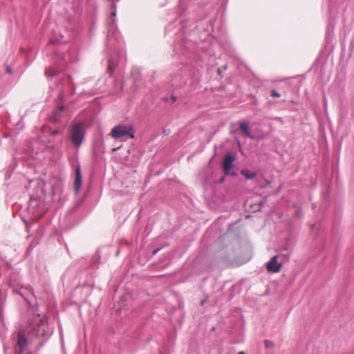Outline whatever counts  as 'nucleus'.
Segmentation results:
<instances>
[{"label":"nucleus","instance_id":"14","mask_svg":"<svg viewBox=\"0 0 354 354\" xmlns=\"http://www.w3.org/2000/svg\"><path fill=\"white\" fill-rule=\"evenodd\" d=\"M171 84L173 86H180L185 83L182 75H177L171 78Z\"/></svg>","mask_w":354,"mask_h":354},{"label":"nucleus","instance_id":"32","mask_svg":"<svg viewBox=\"0 0 354 354\" xmlns=\"http://www.w3.org/2000/svg\"><path fill=\"white\" fill-rule=\"evenodd\" d=\"M55 75V73H51V74L50 75V77H53Z\"/></svg>","mask_w":354,"mask_h":354},{"label":"nucleus","instance_id":"12","mask_svg":"<svg viewBox=\"0 0 354 354\" xmlns=\"http://www.w3.org/2000/svg\"><path fill=\"white\" fill-rule=\"evenodd\" d=\"M68 41L67 39L64 38V35L59 32V31L57 32V30H54L53 35L50 38V42L53 44L55 43H61L64 44Z\"/></svg>","mask_w":354,"mask_h":354},{"label":"nucleus","instance_id":"28","mask_svg":"<svg viewBox=\"0 0 354 354\" xmlns=\"http://www.w3.org/2000/svg\"><path fill=\"white\" fill-rule=\"evenodd\" d=\"M224 180H225V176L222 177V178L220 179L219 183H222L224 181Z\"/></svg>","mask_w":354,"mask_h":354},{"label":"nucleus","instance_id":"20","mask_svg":"<svg viewBox=\"0 0 354 354\" xmlns=\"http://www.w3.org/2000/svg\"><path fill=\"white\" fill-rule=\"evenodd\" d=\"M265 346L266 348H270V347H272L273 346L272 343L271 342H270L269 340H266L265 341Z\"/></svg>","mask_w":354,"mask_h":354},{"label":"nucleus","instance_id":"8","mask_svg":"<svg viewBox=\"0 0 354 354\" xmlns=\"http://www.w3.org/2000/svg\"><path fill=\"white\" fill-rule=\"evenodd\" d=\"M13 292L21 296L28 304H31V298L34 297L33 290L29 286H22L17 288H13Z\"/></svg>","mask_w":354,"mask_h":354},{"label":"nucleus","instance_id":"23","mask_svg":"<svg viewBox=\"0 0 354 354\" xmlns=\"http://www.w3.org/2000/svg\"><path fill=\"white\" fill-rule=\"evenodd\" d=\"M60 133V131L59 130H54L51 132V134L53 136H56Z\"/></svg>","mask_w":354,"mask_h":354},{"label":"nucleus","instance_id":"25","mask_svg":"<svg viewBox=\"0 0 354 354\" xmlns=\"http://www.w3.org/2000/svg\"><path fill=\"white\" fill-rule=\"evenodd\" d=\"M169 132H170V130H168V131L166 130V129L163 130V134L165 135V136L169 135Z\"/></svg>","mask_w":354,"mask_h":354},{"label":"nucleus","instance_id":"22","mask_svg":"<svg viewBox=\"0 0 354 354\" xmlns=\"http://www.w3.org/2000/svg\"><path fill=\"white\" fill-rule=\"evenodd\" d=\"M6 72L8 73V74H11L12 73V69L10 68V66H6Z\"/></svg>","mask_w":354,"mask_h":354},{"label":"nucleus","instance_id":"11","mask_svg":"<svg viewBox=\"0 0 354 354\" xmlns=\"http://www.w3.org/2000/svg\"><path fill=\"white\" fill-rule=\"evenodd\" d=\"M277 256H273L267 263V269L272 272H279L281 270L282 264L277 261Z\"/></svg>","mask_w":354,"mask_h":354},{"label":"nucleus","instance_id":"34","mask_svg":"<svg viewBox=\"0 0 354 354\" xmlns=\"http://www.w3.org/2000/svg\"><path fill=\"white\" fill-rule=\"evenodd\" d=\"M118 254H119V251L118 250V251L116 252V253H115V255H118Z\"/></svg>","mask_w":354,"mask_h":354},{"label":"nucleus","instance_id":"16","mask_svg":"<svg viewBox=\"0 0 354 354\" xmlns=\"http://www.w3.org/2000/svg\"><path fill=\"white\" fill-rule=\"evenodd\" d=\"M228 68V66L227 64L223 66L221 68H218V74L219 76H221V77H223V73L224 71H225Z\"/></svg>","mask_w":354,"mask_h":354},{"label":"nucleus","instance_id":"7","mask_svg":"<svg viewBox=\"0 0 354 354\" xmlns=\"http://www.w3.org/2000/svg\"><path fill=\"white\" fill-rule=\"evenodd\" d=\"M235 156L232 153H227L225 154L223 160V171L225 176H236V173L233 170V162L234 161Z\"/></svg>","mask_w":354,"mask_h":354},{"label":"nucleus","instance_id":"21","mask_svg":"<svg viewBox=\"0 0 354 354\" xmlns=\"http://www.w3.org/2000/svg\"><path fill=\"white\" fill-rule=\"evenodd\" d=\"M162 249V247L155 249V250L153 251L152 254H153V255H156V254L159 251H160Z\"/></svg>","mask_w":354,"mask_h":354},{"label":"nucleus","instance_id":"5","mask_svg":"<svg viewBox=\"0 0 354 354\" xmlns=\"http://www.w3.org/2000/svg\"><path fill=\"white\" fill-rule=\"evenodd\" d=\"M71 141L77 147H80L85 137L84 124L75 122L70 127Z\"/></svg>","mask_w":354,"mask_h":354},{"label":"nucleus","instance_id":"29","mask_svg":"<svg viewBox=\"0 0 354 354\" xmlns=\"http://www.w3.org/2000/svg\"><path fill=\"white\" fill-rule=\"evenodd\" d=\"M64 97V93L62 92L59 95V98L62 99Z\"/></svg>","mask_w":354,"mask_h":354},{"label":"nucleus","instance_id":"6","mask_svg":"<svg viewBox=\"0 0 354 354\" xmlns=\"http://www.w3.org/2000/svg\"><path fill=\"white\" fill-rule=\"evenodd\" d=\"M44 205L41 196H35L31 195L28 205V211L37 216L43 213L44 209H41V205Z\"/></svg>","mask_w":354,"mask_h":354},{"label":"nucleus","instance_id":"31","mask_svg":"<svg viewBox=\"0 0 354 354\" xmlns=\"http://www.w3.org/2000/svg\"><path fill=\"white\" fill-rule=\"evenodd\" d=\"M238 354H245V353L243 351H241V352L238 353Z\"/></svg>","mask_w":354,"mask_h":354},{"label":"nucleus","instance_id":"19","mask_svg":"<svg viewBox=\"0 0 354 354\" xmlns=\"http://www.w3.org/2000/svg\"><path fill=\"white\" fill-rule=\"evenodd\" d=\"M271 95L274 97H280V94L278 91L276 90H272L271 91Z\"/></svg>","mask_w":354,"mask_h":354},{"label":"nucleus","instance_id":"33","mask_svg":"<svg viewBox=\"0 0 354 354\" xmlns=\"http://www.w3.org/2000/svg\"><path fill=\"white\" fill-rule=\"evenodd\" d=\"M204 302H205V301H204V300L201 301V305H203V304H204Z\"/></svg>","mask_w":354,"mask_h":354},{"label":"nucleus","instance_id":"27","mask_svg":"<svg viewBox=\"0 0 354 354\" xmlns=\"http://www.w3.org/2000/svg\"><path fill=\"white\" fill-rule=\"evenodd\" d=\"M3 317V309L0 308V319H2Z\"/></svg>","mask_w":354,"mask_h":354},{"label":"nucleus","instance_id":"30","mask_svg":"<svg viewBox=\"0 0 354 354\" xmlns=\"http://www.w3.org/2000/svg\"><path fill=\"white\" fill-rule=\"evenodd\" d=\"M24 222L26 223V228H28V223H27L26 220L24 219Z\"/></svg>","mask_w":354,"mask_h":354},{"label":"nucleus","instance_id":"24","mask_svg":"<svg viewBox=\"0 0 354 354\" xmlns=\"http://www.w3.org/2000/svg\"><path fill=\"white\" fill-rule=\"evenodd\" d=\"M136 73H139V68H133V71H132L133 75H134V74Z\"/></svg>","mask_w":354,"mask_h":354},{"label":"nucleus","instance_id":"15","mask_svg":"<svg viewBox=\"0 0 354 354\" xmlns=\"http://www.w3.org/2000/svg\"><path fill=\"white\" fill-rule=\"evenodd\" d=\"M241 174L248 180L253 179L257 175L256 172L250 171L247 169H241Z\"/></svg>","mask_w":354,"mask_h":354},{"label":"nucleus","instance_id":"10","mask_svg":"<svg viewBox=\"0 0 354 354\" xmlns=\"http://www.w3.org/2000/svg\"><path fill=\"white\" fill-rule=\"evenodd\" d=\"M82 183V175L81 167L77 164L75 169L74 192L77 194L81 189Z\"/></svg>","mask_w":354,"mask_h":354},{"label":"nucleus","instance_id":"26","mask_svg":"<svg viewBox=\"0 0 354 354\" xmlns=\"http://www.w3.org/2000/svg\"><path fill=\"white\" fill-rule=\"evenodd\" d=\"M59 56L62 59H63L64 60H66V59H67V57H66L68 56V55H59Z\"/></svg>","mask_w":354,"mask_h":354},{"label":"nucleus","instance_id":"17","mask_svg":"<svg viewBox=\"0 0 354 354\" xmlns=\"http://www.w3.org/2000/svg\"><path fill=\"white\" fill-rule=\"evenodd\" d=\"M171 100L172 102H174L176 101V99H177V96H176L175 95L172 94L170 97H162V100L165 101V102H169V100Z\"/></svg>","mask_w":354,"mask_h":354},{"label":"nucleus","instance_id":"3","mask_svg":"<svg viewBox=\"0 0 354 354\" xmlns=\"http://www.w3.org/2000/svg\"><path fill=\"white\" fill-rule=\"evenodd\" d=\"M182 26H181V32L178 33L177 37H181L183 36V38L181 39L180 41H175V48L180 50L181 47L189 50H194L196 48V46L198 45V42L196 40H193L192 38H188L189 34H188V30H187V26L188 22L185 21H182ZM191 33L189 34L190 37H192L196 33L197 31H195L194 29L191 30Z\"/></svg>","mask_w":354,"mask_h":354},{"label":"nucleus","instance_id":"13","mask_svg":"<svg viewBox=\"0 0 354 354\" xmlns=\"http://www.w3.org/2000/svg\"><path fill=\"white\" fill-rule=\"evenodd\" d=\"M239 128H240V130L243 132V133L246 137L250 138L251 139L254 138V136L250 133V127H249V124H248V122H246L245 121L241 122L239 123Z\"/></svg>","mask_w":354,"mask_h":354},{"label":"nucleus","instance_id":"9","mask_svg":"<svg viewBox=\"0 0 354 354\" xmlns=\"http://www.w3.org/2000/svg\"><path fill=\"white\" fill-rule=\"evenodd\" d=\"M27 346V339L21 332L17 333V341L14 349L15 354H22Z\"/></svg>","mask_w":354,"mask_h":354},{"label":"nucleus","instance_id":"4","mask_svg":"<svg viewBox=\"0 0 354 354\" xmlns=\"http://www.w3.org/2000/svg\"><path fill=\"white\" fill-rule=\"evenodd\" d=\"M135 129L131 124H120L115 126L110 132V136L115 140L123 138H134Z\"/></svg>","mask_w":354,"mask_h":354},{"label":"nucleus","instance_id":"18","mask_svg":"<svg viewBox=\"0 0 354 354\" xmlns=\"http://www.w3.org/2000/svg\"><path fill=\"white\" fill-rule=\"evenodd\" d=\"M173 30V24H169L165 28V31L167 33L171 32Z\"/></svg>","mask_w":354,"mask_h":354},{"label":"nucleus","instance_id":"2","mask_svg":"<svg viewBox=\"0 0 354 354\" xmlns=\"http://www.w3.org/2000/svg\"><path fill=\"white\" fill-rule=\"evenodd\" d=\"M53 333V330L48 326L46 317H41L39 313L32 318L27 328L28 337L30 339H38L41 346L50 338Z\"/></svg>","mask_w":354,"mask_h":354},{"label":"nucleus","instance_id":"1","mask_svg":"<svg viewBox=\"0 0 354 354\" xmlns=\"http://www.w3.org/2000/svg\"><path fill=\"white\" fill-rule=\"evenodd\" d=\"M110 15L106 19V41L105 51L108 56V71L110 77L113 75V71L117 66V60L111 53L118 55L120 53L119 48L122 44V39L120 35L116 18V4L112 3L109 8Z\"/></svg>","mask_w":354,"mask_h":354}]
</instances>
